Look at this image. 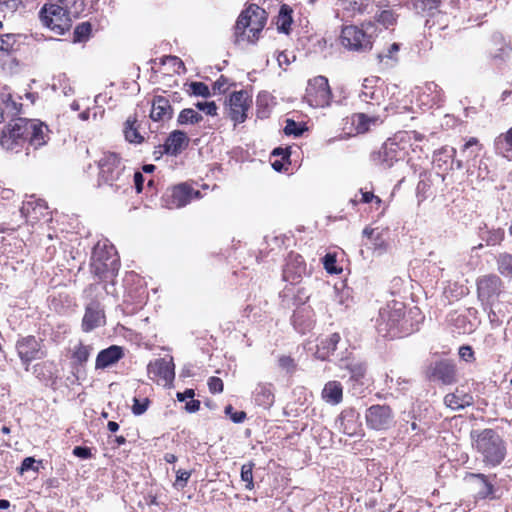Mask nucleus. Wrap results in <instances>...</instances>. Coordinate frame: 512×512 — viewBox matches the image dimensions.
<instances>
[{"mask_svg":"<svg viewBox=\"0 0 512 512\" xmlns=\"http://www.w3.org/2000/svg\"><path fill=\"white\" fill-rule=\"evenodd\" d=\"M203 120V116L195 111L192 108H185L181 110L178 115L177 123L178 125H187V124H198Z\"/></svg>","mask_w":512,"mask_h":512,"instance_id":"nucleus-32","label":"nucleus"},{"mask_svg":"<svg viewBox=\"0 0 512 512\" xmlns=\"http://www.w3.org/2000/svg\"><path fill=\"white\" fill-rule=\"evenodd\" d=\"M306 97L311 106L325 107L331 102L332 93L328 79L324 76H317L308 82Z\"/></svg>","mask_w":512,"mask_h":512,"instance_id":"nucleus-11","label":"nucleus"},{"mask_svg":"<svg viewBox=\"0 0 512 512\" xmlns=\"http://www.w3.org/2000/svg\"><path fill=\"white\" fill-rule=\"evenodd\" d=\"M360 414L354 408H348L341 412L337 419L339 429L348 436L359 435L362 431Z\"/></svg>","mask_w":512,"mask_h":512,"instance_id":"nucleus-17","label":"nucleus"},{"mask_svg":"<svg viewBox=\"0 0 512 512\" xmlns=\"http://www.w3.org/2000/svg\"><path fill=\"white\" fill-rule=\"evenodd\" d=\"M251 99L244 90L233 92L228 99V116L234 124L242 123L247 118V111L250 107Z\"/></svg>","mask_w":512,"mask_h":512,"instance_id":"nucleus-12","label":"nucleus"},{"mask_svg":"<svg viewBox=\"0 0 512 512\" xmlns=\"http://www.w3.org/2000/svg\"><path fill=\"white\" fill-rule=\"evenodd\" d=\"M16 44L17 40L14 34L0 35V51L8 54L15 50Z\"/></svg>","mask_w":512,"mask_h":512,"instance_id":"nucleus-40","label":"nucleus"},{"mask_svg":"<svg viewBox=\"0 0 512 512\" xmlns=\"http://www.w3.org/2000/svg\"><path fill=\"white\" fill-rule=\"evenodd\" d=\"M459 356L465 361H470L474 357V352L470 346H462L459 349Z\"/></svg>","mask_w":512,"mask_h":512,"instance_id":"nucleus-58","label":"nucleus"},{"mask_svg":"<svg viewBox=\"0 0 512 512\" xmlns=\"http://www.w3.org/2000/svg\"><path fill=\"white\" fill-rule=\"evenodd\" d=\"M338 333L331 334L328 338L321 340L317 345L315 356L320 360H327L331 354L336 350V346L340 341Z\"/></svg>","mask_w":512,"mask_h":512,"instance_id":"nucleus-25","label":"nucleus"},{"mask_svg":"<svg viewBox=\"0 0 512 512\" xmlns=\"http://www.w3.org/2000/svg\"><path fill=\"white\" fill-rule=\"evenodd\" d=\"M291 23L292 17L290 15V11L288 10L287 6L284 5L281 7L278 17V30L284 33H288Z\"/></svg>","mask_w":512,"mask_h":512,"instance_id":"nucleus-36","label":"nucleus"},{"mask_svg":"<svg viewBox=\"0 0 512 512\" xmlns=\"http://www.w3.org/2000/svg\"><path fill=\"white\" fill-rule=\"evenodd\" d=\"M147 372L151 379L159 378L165 383L171 382L175 377L174 364L164 358L156 359L147 366Z\"/></svg>","mask_w":512,"mask_h":512,"instance_id":"nucleus-18","label":"nucleus"},{"mask_svg":"<svg viewBox=\"0 0 512 512\" xmlns=\"http://www.w3.org/2000/svg\"><path fill=\"white\" fill-rule=\"evenodd\" d=\"M306 130L305 125H301L292 119H286V125L284 127V133L286 135H293L299 137Z\"/></svg>","mask_w":512,"mask_h":512,"instance_id":"nucleus-41","label":"nucleus"},{"mask_svg":"<svg viewBox=\"0 0 512 512\" xmlns=\"http://www.w3.org/2000/svg\"><path fill=\"white\" fill-rule=\"evenodd\" d=\"M136 124V116H129L124 123L123 133L128 142L141 144L144 141V137L140 134Z\"/></svg>","mask_w":512,"mask_h":512,"instance_id":"nucleus-29","label":"nucleus"},{"mask_svg":"<svg viewBox=\"0 0 512 512\" xmlns=\"http://www.w3.org/2000/svg\"><path fill=\"white\" fill-rule=\"evenodd\" d=\"M16 350L26 371L29 370L32 361L43 359L47 355L43 341L32 335L19 339L16 343Z\"/></svg>","mask_w":512,"mask_h":512,"instance_id":"nucleus-8","label":"nucleus"},{"mask_svg":"<svg viewBox=\"0 0 512 512\" xmlns=\"http://www.w3.org/2000/svg\"><path fill=\"white\" fill-rule=\"evenodd\" d=\"M36 463L35 459L32 457H26L21 464V472L28 471V470H36L34 467V464Z\"/></svg>","mask_w":512,"mask_h":512,"instance_id":"nucleus-60","label":"nucleus"},{"mask_svg":"<svg viewBox=\"0 0 512 512\" xmlns=\"http://www.w3.org/2000/svg\"><path fill=\"white\" fill-rule=\"evenodd\" d=\"M189 144L187 134L182 130H174L167 137L163 149L164 152L171 156L180 154Z\"/></svg>","mask_w":512,"mask_h":512,"instance_id":"nucleus-22","label":"nucleus"},{"mask_svg":"<svg viewBox=\"0 0 512 512\" xmlns=\"http://www.w3.org/2000/svg\"><path fill=\"white\" fill-rule=\"evenodd\" d=\"M195 107L200 111L205 112L209 116H216L218 107L214 101L211 102H197Z\"/></svg>","mask_w":512,"mask_h":512,"instance_id":"nucleus-47","label":"nucleus"},{"mask_svg":"<svg viewBox=\"0 0 512 512\" xmlns=\"http://www.w3.org/2000/svg\"><path fill=\"white\" fill-rule=\"evenodd\" d=\"M208 387L211 393H221L223 391V381L218 377H210L208 379Z\"/></svg>","mask_w":512,"mask_h":512,"instance_id":"nucleus-50","label":"nucleus"},{"mask_svg":"<svg viewBox=\"0 0 512 512\" xmlns=\"http://www.w3.org/2000/svg\"><path fill=\"white\" fill-rule=\"evenodd\" d=\"M480 150V144L477 138L471 137L463 146L462 153L467 154L470 158H475L478 156V152Z\"/></svg>","mask_w":512,"mask_h":512,"instance_id":"nucleus-42","label":"nucleus"},{"mask_svg":"<svg viewBox=\"0 0 512 512\" xmlns=\"http://www.w3.org/2000/svg\"><path fill=\"white\" fill-rule=\"evenodd\" d=\"M98 186L107 185L115 191L129 186L130 174L121 157L114 152H104L98 160Z\"/></svg>","mask_w":512,"mask_h":512,"instance_id":"nucleus-4","label":"nucleus"},{"mask_svg":"<svg viewBox=\"0 0 512 512\" xmlns=\"http://www.w3.org/2000/svg\"><path fill=\"white\" fill-rule=\"evenodd\" d=\"M40 19L54 33L63 35L72 26L67 6L57 3H47L40 11Z\"/></svg>","mask_w":512,"mask_h":512,"instance_id":"nucleus-6","label":"nucleus"},{"mask_svg":"<svg viewBox=\"0 0 512 512\" xmlns=\"http://www.w3.org/2000/svg\"><path fill=\"white\" fill-rule=\"evenodd\" d=\"M492 40L495 44H501V48H499V53L495 55V57H502L503 55L508 54L512 47L506 43L504 36L501 33H494L492 35Z\"/></svg>","mask_w":512,"mask_h":512,"instance_id":"nucleus-44","label":"nucleus"},{"mask_svg":"<svg viewBox=\"0 0 512 512\" xmlns=\"http://www.w3.org/2000/svg\"><path fill=\"white\" fill-rule=\"evenodd\" d=\"M278 363L279 366L287 372H293L296 367L294 360L290 356H281Z\"/></svg>","mask_w":512,"mask_h":512,"instance_id":"nucleus-52","label":"nucleus"},{"mask_svg":"<svg viewBox=\"0 0 512 512\" xmlns=\"http://www.w3.org/2000/svg\"><path fill=\"white\" fill-rule=\"evenodd\" d=\"M195 396L193 389H186L184 392H178L176 397L180 402H184L186 399H192Z\"/></svg>","mask_w":512,"mask_h":512,"instance_id":"nucleus-62","label":"nucleus"},{"mask_svg":"<svg viewBox=\"0 0 512 512\" xmlns=\"http://www.w3.org/2000/svg\"><path fill=\"white\" fill-rule=\"evenodd\" d=\"M472 445L481 455L482 462L489 467L499 466L507 455L504 439L494 429L471 431Z\"/></svg>","mask_w":512,"mask_h":512,"instance_id":"nucleus-2","label":"nucleus"},{"mask_svg":"<svg viewBox=\"0 0 512 512\" xmlns=\"http://www.w3.org/2000/svg\"><path fill=\"white\" fill-rule=\"evenodd\" d=\"M426 378L430 381H438L444 385L456 382V368L448 360H441L431 363L425 370Z\"/></svg>","mask_w":512,"mask_h":512,"instance_id":"nucleus-13","label":"nucleus"},{"mask_svg":"<svg viewBox=\"0 0 512 512\" xmlns=\"http://www.w3.org/2000/svg\"><path fill=\"white\" fill-rule=\"evenodd\" d=\"M473 398L466 393H459L457 389L455 393H449L444 397V403L452 410H460L472 404Z\"/></svg>","mask_w":512,"mask_h":512,"instance_id":"nucleus-28","label":"nucleus"},{"mask_svg":"<svg viewBox=\"0 0 512 512\" xmlns=\"http://www.w3.org/2000/svg\"><path fill=\"white\" fill-rule=\"evenodd\" d=\"M255 401L258 405L263 407H270L274 402V394L271 390V385L259 384L255 391Z\"/></svg>","mask_w":512,"mask_h":512,"instance_id":"nucleus-30","label":"nucleus"},{"mask_svg":"<svg viewBox=\"0 0 512 512\" xmlns=\"http://www.w3.org/2000/svg\"><path fill=\"white\" fill-rule=\"evenodd\" d=\"M404 310L403 307H396V304L394 307L388 311H383L380 313L381 318L386 319L388 321V325L390 327H395L399 321L404 317Z\"/></svg>","mask_w":512,"mask_h":512,"instance_id":"nucleus-34","label":"nucleus"},{"mask_svg":"<svg viewBox=\"0 0 512 512\" xmlns=\"http://www.w3.org/2000/svg\"><path fill=\"white\" fill-rule=\"evenodd\" d=\"M497 271L500 275L512 278V254L501 252L495 257Z\"/></svg>","mask_w":512,"mask_h":512,"instance_id":"nucleus-31","label":"nucleus"},{"mask_svg":"<svg viewBox=\"0 0 512 512\" xmlns=\"http://www.w3.org/2000/svg\"><path fill=\"white\" fill-rule=\"evenodd\" d=\"M361 194H362V198H361V202L363 203H370L371 201H373L375 195L373 194V192H368V191H363V190H360Z\"/></svg>","mask_w":512,"mask_h":512,"instance_id":"nucleus-64","label":"nucleus"},{"mask_svg":"<svg viewBox=\"0 0 512 512\" xmlns=\"http://www.w3.org/2000/svg\"><path fill=\"white\" fill-rule=\"evenodd\" d=\"M171 63L174 67V71L179 72V69H184L183 61L177 56H166L162 59V64Z\"/></svg>","mask_w":512,"mask_h":512,"instance_id":"nucleus-54","label":"nucleus"},{"mask_svg":"<svg viewBox=\"0 0 512 512\" xmlns=\"http://www.w3.org/2000/svg\"><path fill=\"white\" fill-rule=\"evenodd\" d=\"M494 147L497 154L512 160V127L496 137Z\"/></svg>","mask_w":512,"mask_h":512,"instance_id":"nucleus-26","label":"nucleus"},{"mask_svg":"<svg viewBox=\"0 0 512 512\" xmlns=\"http://www.w3.org/2000/svg\"><path fill=\"white\" fill-rule=\"evenodd\" d=\"M255 464L252 461H249L241 466V480L245 482V488L247 490H252L254 488V480H253V468Z\"/></svg>","mask_w":512,"mask_h":512,"instance_id":"nucleus-35","label":"nucleus"},{"mask_svg":"<svg viewBox=\"0 0 512 512\" xmlns=\"http://www.w3.org/2000/svg\"><path fill=\"white\" fill-rule=\"evenodd\" d=\"M425 429L421 427L415 420L411 423H406V427L404 429L405 433L415 432L413 435V441L417 444L421 441L420 434L424 433Z\"/></svg>","mask_w":512,"mask_h":512,"instance_id":"nucleus-46","label":"nucleus"},{"mask_svg":"<svg viewBox=\"0 0 512 512\" xmlns=\"http://www.w3.org/2000/svg\"><path fill=\"white\" fill-rule=\"evenodd\" d=\"M225 414L230 417L234 423H242L246 419V413L244 411H234L232 405L225 407Z\"/></svg>","mask_w":512,"mask_h":512,"instance_id":"nucleus-49","label":"nucleus"},{"mask_svg":"<svg viewBox=\"0 0 512 512\" xmlns=\"http://www.w3.org/2000/svg\"><path fill=\"white\" fill-rule=\"evenodd\" d=\"M307 274L306 263L303 257L291 252L286 260L283 269V279L291 284L300 283L303 276Z\"/></svg>","mask_w":512,"mask_h":512,"instance_id":"nucleus-15","label":"nucleus"},{"mask_svg":"<svg viewBox=\"0 0 512 512\" xmlns=\"http://www.w3.org/2000/svg\"><path fill=\"white\" fill-rule=\"evenodd\" d=\"M341 44L349 51L367 52L372 49L373 36L364 28L345 26L341 31Z\"/></svg>","mask_w":512,"mask_h":512,"instance_id":"nucleus-7","label":"nucleus"},{"mask_svg":"<svg viewBox=\"0 0 512 512\" xmlns=\"http://www.w3.org/2000/svg\"><path fill=\"white\" fill-rule=\"evenodd\" d=\"M322 398L331 405L339 404L343 399V387L338 381H329L322 390Z\"/></svg>","mask_w":512,"mask_h":512,"instance_id":"nucleus-24","label":"nucleus"},{"mask_svg":"<svg viewBox=\"0 0 512 512\" xmlns=\"http://www.w3.org/2000/svg\"><path fill=\"white\" fill-rule=\"evenodd\" d=\"M48 126L38 119L18 117L11 119L0 133V145L9 152H20L28 143L34 148L44 146L49 140Z\"/></svg>","mask_w":512,"mask_h":512,"instance_id":"nucleus-1","label":"nucleus"},{"mask_svg":"<svg viewBox=\"0 0 512 512\" xmlns=\"http://www.w3.org/2000/svg\"><path fill=\"white\" fill-rule=\"evenodd\" d=\"M135 189L137 193H141L143 190L144 177L141 172L136 171L133 175Z\"/></svg>","mask_w":512,"mask_h":512,"instance_id":"nucleus-59","label":"nucleus"},{"mask_svg":"<svg viewBox=\"0 0 512 512\" xmlns=\"http://www.w3.org/2000/svg\"><path fill=\"white\" fill-rule=\"evenodd\" d=\"M469 477L473 479L478 480L479 488L476 493L477 499H495L496 496L494 495L495 488L492 483L488 481V478L486 475L481 473H471L469 474Z\"/></svg>","mask_w":512,"mask_h":512,"instance_id":"nucleus-27","label":"nucleus"},{"mask_svg":"<svg viewBox=\"0 0 512 512\" xmlns=\"http://www.w3.org/2000/svg\"><path fill=\"white\" fill-rule=\"evenodd\" d=\"M504 230L503 229H493L486 232L485 236H482V239L486 242L488 246L499 245L504 239Z\"/></svg>","mask_w":512,"mask_h":512,"instance_id":"nucleus-37","label":"nucleus"},{"mask_svg":"<svg viewBox=\"0 0 512 512\" xmlns=\"http://www.w3.org/2000/svg\"><path fill=\"white\" fill-rule=\"evenodd\" d=\"M149 403H150V401L148 398H144V399L140 400V399L134 397L133 405H132V413L136 416L144 414L148 409Z\"/></svg>","mask_w":512,"mask_h":512,"instance_id":"nucleus-45","label":"nucleus"},{"mask_svg":"<svg viewBox=\"0 0 512 512\" xmlns=\"http://www.w3.org/2000/svg\"><path fill=\"white\" fill-rule=\"evenodd\" d=\"M189 88L191 94L194 96H201L204 98H208L211 96V92L209 87L203 82H191L189 84Z\"/></svg>","mask_w":512,"mask_h":512,"instance_id":"nucleus-43","label":"nucleus"},{"mask_svg":"<svg viewBox=\"0 0 512 512\" xmlns=\"http://www.w3.org/2000/svg\"><path fill=\"white\" fill-rule=\"evenodd\" d=\"M105 324V313L97 301H91L85 308V314L82 320V329L84 332H90L97 327Z\"/></svg>","mask_w":512,"mask_h":512,"instance_id":"nucleus-16","label":"nucleus"},{"mask_svg":"<svg viewBox=\"0 0 512 512\" xmlns=\"http://www.w3.org/2000/svg\"><path fill=\"white\" fill-rule=\"evenodd\" d=\"M228 83V79L226 77H224L223 75H221L213 84V91L214 93L215 92H219V93H224L226 91V85Z\"/></svg>","mask_w":512,"mask_h":512,"instance_id":"nucleus-56","label":"nucleus"},{"mask_svg":"<svg viewBox=\"0 0 512 512\" xmlns=\"http://www.w3.org/2000/svg\"><path fill=\"white\" fill-rule=\"evenodd\" d=\"M191 473L186 470H178L176 475V485H179L181 488L185 487Z\"/></svg>","mask_w":512,"mask_h":512,"instance_id":"nucleus-55","label":"nucleus"},{"mask_svg":"<svg viewBox=\"0 0 512 512\" xmlns=\"http://www.w3.org/2000/svg\"><path fill=\"white\" fill-rule=\"evenodd\" d=\"M193 194L197 197L200 193L199 191H194L187 184H179L172 189L167 201V207L169 209L184 207L191 201Z\"/></svg>","mask_w":512,"mask_h":512,"instance_id":"nucleus-20","label":"nucleus"},{"mask_svg":"<svg viewBox=\"0 0 512 512\" xmlns=\"http://www.w3.org/2000/svg\"><path fill=\"white\" fill-rule=\"evenodd\" d=\"M398 146L395 142H386L377 152L372 154V160L383 169L393 166L398 160Z\"/></svg>","mask_w":512,"mask_h":512,"instance_id":"nucleus-19","label":"nucleus"},{"mask_svg":"<svg viewBox=\"0 0 512 512\" xmlns=\"http://www.w3.org/2000/svg\"><path fill=\"white\" fill-rule=\"evenodd\" d=\"M200 409V401L191 399L190 401L186 402L185 404V410L189 413L197 412Z\"/></svg>","mask_w":512,"mask_h":512,"instance_id":"nucleus-61","label":"nucleus"},{"mask_svg":"<svg viewBox=\"0 0 512 512\" xmlns=\"http://www.w3.org/2000/svg\"><path fill=\"white\" fill-rule=\"evenodd\" d=\"M266 23V11L257 4H249L237 18L234 26V43H256Z\"/></svg>","mask_w":512,"mask_h":512,"instance_id":"nucleus-3","label":"nucleus"},{"mask_svg":"<svg viewBox=\"0 0 512 512\" xmlns=\"http://www.w3.org/2000/svg\"><path fill=\"white\" fill-rule=\"evenodd\" d=\"M400 49V45L398 43H392L387 49V53L379 54L378 58L382 60L383 58L394 59V54H396Z\"/></svg>","mask_w":512,"mask_h":512,"instance_id":"nucleus-57","label":"nucleus"},{"mask_svg":"<svg viewBox=\"0 0 512 512\" xmlns=\"http://www.w3.org/2000/svg\"><path fill=\"white\" fill-rule=\"evenodd\" d=\"M365 420L368 428L376 431H387L395 425V415L388 405H372L366 409Z\"/></svg>","mask_w":512,"mask_h":512,"instance_id":"nucleus-10","label":"nucleus"},{"mask_svg":"<svg viewBox=\"0 0 512 512\" xmlns=\"http://www.w3.org/2000/svg\"><path fill=\"white\" fill-rule=\"evenodd\" d=\"M72 453L74 456L81 459H90L92 457L91 449L85 446L74 447Z\"/></svg>","mask_w":512,"mask_h":512,"instance_id":"nucleus-53","label":"nucleus"},{"mask_svg":"<svg viewBox=\"0 0 512 512\" xmlns=\"http://www.w3.org/2000/svg\"><path fill=\"white\" fill-rule=\"evenodd\" d=\"M44 368H45L44 363H38L33 366L32 372L38 379H43V378H45Z\"/></svg>","mask_w":512,"mask_h":512,"instance_id":"nucleus-63","label":"nucleus"},{"mask_svg":"<svg viewBox=\"0 0 512 512\" xmlns=\"http://www.w3.org/2000/svg\"><path fill=\"white\" fill-rule=\"evenodd\" d=\"M174 110L170 104V101L162 96L156 95L153 97L151 102L150 119L157 123L155 128L150 127L152 133H156L158 129L167 121L173 117Z\"/></svg>","mask_w":512,"mask_h":512,"instance_id":"nucleus-14","label":"nucleus"},{"mask_svg":"<svg viewBox=\"0 0 512 512\" xmlns=\"http://www.w3.org/2000/svg\"><path fill=\"white\" fill-rule=\"evenodd\" d=\"M92 350L91 345H84L80 342L73 349L72 360L78 365H84L88 361Z\"/></svg>","mask_w":512,"mask_h":512,"instance_id":"nucleus-33","label":"nucleus"},{"mask_svg":"<svg viewBox=\"0 0 512 512\" xmlns=\"http://www.w3.org/2000/svg\"><path fill=\"white\" fill-rule=\"evenodd\" d=\"M92 30L89 22H83L76 26L73 33L74 42H82L88 38Z\"/></svg>","mask_w":512,"mask_h":512,"instance_id":"nucleus-39","label":"nucleus"},{"mask_svg":"<svg viewBox=\"0 0 512 512\" xmlns=\"http://www.w3.org/2000/svg\"><path fill=\"white\" fill-rule=\"evenodd\" d=\"M120 263L117 252L112 245L97 243L91 257V267L95 275L107 279L118 272Z\"/></svg>","mask_w":512,"mask_h":512,"instance_id":"nucleus-5","label":"nucleus"},{"mask_svg":"<svg viewBox=\"0 0 512 512\" xmlns=\"http://www.w3.org/2000/svg\"><path fill=\"white\" fill-rule=\"evenodd\" d=\"M476 285L479 300L488 306H492L498 300L504 289L502 279L496 274L479 277Z\"/></svg>","mask_w":512,"mask_h":512,"instance_id":"nucleus-9","label":"nucleus"},{"mask_svg":"<svg viewBox=\"0 0 512 512\" xmlns=\"http://www.w3.org/2000/svg\"><path fill=\"white\" fill-rule=\"evenodd\" d=\"M397 14L393 10H382L378 14H376L375 19L377 22L388 28L389 26L395 24L397 20Z\"/></svg>","mask_w":512,"mask_h":512,"instance_id":"nucleus-38","label":"nucleus"},{"mask_svg":"<svg viewBox=\"0 0 512 512\" xmlns=\"http://www.w3.org/2000/svg\"><path fill=\"white\" fill-rule=\"evenodd\" d=\"M415 7L417 9H421L422 11H428L429 14L433 15V10L438 8L437 0H417L415 3Z\"/></svg>","mask_w":512,"mask_h":512,"instance_id":"nucleus-48","label":"nucleus"},{"mask_svg":"<svg viewBox=\"0 0 512 512\" xmlns=\"http://www.w3.org/2000/svg\"><path fill=\"white\" fill-rule=\"evenodd\" d=\"M1 103L3 105L1 106L3 121L6 118H10L11 120L20 117L19 115L22 113L23 104L13 99L11 94H2Z\"/></svg>","mask_w":512,"mask_h":512,"instance_id":"nucleus-23","label":"nucleus"},{"mask_svg":"<svg viewBox=\"0 0 512 512\" xmlns=\"http://www.w3.org/2000/svg\"><path fill=\"white\" fill-rule=\"evenodd\" d=\"M336 258L334 255L328 253L323 258L324 268L328 273H337V269L335 266Z\"/></svg>","mask_w":512,"mask_h":512,"instance_id":"nucleus-51","label":"nucleus"},{"mask_svg":"<svg viewBox=\"0 0 512 512\" xmlns=\"http://www.w3.org/2000/svg\"><path fill=\"white\" fill-rule=\"evenodd\" d=\"M123 357V348L118 345H111L98 353L95 361V369H106L116 364Z\"/></svg>","mask_w":512,"mask_h":512,"instance_id":"nucleus-21","label":"nucleus"}]
</instances>
